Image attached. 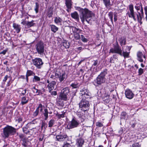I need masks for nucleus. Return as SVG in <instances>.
Masks as SVG:
<instances>
[{
    "label": "nucleus",
    "instance_id": "72a5a7b5",
    "mask_svg": "<svg viewBox=\"0 0 147 147\" xmlns=\"http://www.w3.org/2000/svg\"><path fill=\"white\" fill-rule=\"evenodd\" d=\"M33 72L31 70H28L26 73V77L27 80H28V77L32 75Z\"/></svg>",
    "mask_w": 147,
    "mask_h": 147
},
{
    "label": "nucleus",
    "instance_id": "37998d69",
    "mask_svg": "<svg viewBox=\"0 0 147 147\" xmlns=\"http://www.w3.org/2000/svg\"><path fill=\"white\" fill-rule=\"evenodd\" d=\"M57 117L59 119L64 117V113H62L61 114H59L57 115Z\"/></svg>",
    "mask_w": 147,
    "mask_h": 147
},
{
    "label": "nucleus",
    "instance_id": "c85d7f7f",
    "mask_svg": "<svg viewBox=\"0 0 147 147\" xmlns=\"http://www.w3.org/2000/svg\"><path fill=\"white\" fill-rule=\"evenodd\" d=\"M28 101V99H27L26 97L25 96H23L22 97L21 99V104L22 105H24L27 103Z\"/></svg>",
    "mask_w": 147,
    "mask_h": 147
},
{
    "label": "nucleus",
    "instance_id": "aec40b11",
    "mask_svg": "<svg viewBox=\"0 0 147 147\" xmlns=\"http://www.w3.org/2000/svg\"><path fill=\"white\" fill-rule=\"evenodd\" d=\"M60 100L66 101L67 100V96L61 92L59 96Z\"/></svg>",
    "mask_w": 147,
    "mask_h": 147
},
{
    "label": "nucleus",
    "instance_id": "2f4dec72",
    "mask_svg": "<svg viewBox=\"0 0 147 147\" xmlns=\"http://www.w3.org/2000/svg\"><path fill=\"white\" fill-rule=\"evenodd\" d=\"M23 142L22 145L25 147H26L28 146V144L29 142L27 141V140L26 138H24L22 140Z\"/></svg>",
    "mask_w": 147,
    "mask_h": 147
},
{
    "label": "nucleus",
    "instance_id": "603ef678",
    "mask_svg": "<svg viewBox=\"0 0 147 147\" xmlns=\"http://www.w3.org/2000/svg\"><path fill=\"white\" fill-rule=\"evenodd\" d=\"M63 147H70V145L68 143H65L63 146Z\"/></svg>",
    "mask_w": 147,
    "mask_h": 147
},
{
    "label": "nucleus",
    "instance_id": "f704fd0d",
    "mask_svg": "<svg viewBox=\"0 0 147 147\" xmlns=\"http://www.w3.org/2000/svg\"><path fill=\"white\" fill-rule=\"evenodd\" d=\"M113 13L112 12H109L108 14V16L112 23L113 22Z\"/></svg>",
    "mask_w": 147,
    "mask_h": 147
},
{
    "label": "nucleus",
    "instance_id": "1a4fd4ad",
    "mask_svg": "<svg viewBox=\"0 0 147 147\" xmlns=\"http://www.w3.org/2000/svg\"><path fill=\"white\" fill-rule=\"evenodd\" d=\"M129 9L130 12H128L127 14L129 17L132 18L134 21L136 20V16L134 15V6L132 4H130L129 5Z\"/></svg>",
    "mask_w": 147,
    "mask_h": 147
},
{
    "label": "nucleus",
    "instance_id": "6e6d98bb",
    "mask_svg": "<svg viewBox=\"0 0 147 147\" xmlns=\"http://www.w3.org/2000/svg\"><path fill=\"white\" fill-rule=\"evenodd\" d=\"M114 20L115 22L117 20V15L116 14H114Z\"/></svg>",
    "mask_w": 147,
    "mask_h": 147
},
{
    "label": "nucleus",
    "instance_id": "3c124183",
    "mask_svg": "<svg viewBox=\"0 0 147 147\" xmlns=\"http://www.w3.org/2000/svg\"><path fill=\"white\" fill-rule=\"evenodd\" d=\"M26 89H25L24 90H23L22 91V93L21 94V96L24 95L25 94H26Z\"/></svg>",
    "mask_w": 147,
    "mask_h": 147
},
{
    "label": "nucleus",
    "instance_id": "f03ea898",
    "mask_svg": "<svg viewBox=\"0 0 147 147\" xmlns=\"http://www.w3.org/2000/svg\"><path fill=\"white\" fill-rule=\"evenodd\" d=\"M16 132V129L13 127L7 125L3 129L2 136L5 138H8L10 135H13Z\"/></svg>",
    "mask_w": 147,
    "mask_h": 147
},
{
    "label": "nucleus",
    "instance_id": "412c9836",
    "mask_svg": "<svg viewBox=\"0 0 147 147\" xmlns=\"http://www.w3.org/2000/svg\"><path fill=\"white\" fill-rule=\"evenodd\" d=\"M128 115L126 112H123L121 115V119L127 120L128 118Z\"/></svg>",
    "mask_w": 147,
    "mask_h": 147
},
{
    "label": "nucleus",
    "instance_id": "a18cd8bd",
    "mask_svg": "<svg viewBox=\"0 0 147 147\" xmlns=\"http://www.w3.org/2000/svg\"><path fill=\"white\" fill-rule=\"evenodd\" d=\"M74 31L75 32H78V33H80L82 31L81 30L76 27L74 28Z\"/></svg>",
    "mask_w": 147,
    "mask_h": 147
},
{
    "label": "nucleus",
    "instance_id": "4be33fe9",
    "mask_svg": "<svg viewBox=\"0 0 147 147\" xmlns=\"http://www.w3.org/2000/svg\"><path fill=\"white\" fill-rule=\"evenodd\" d=\"M103 2L107 8H109L111 6L110 0H102Z\"/></svg>",
    "mask_w": 147,
    "mask_h": 147
},
{
    "label": "nucleus",
    "instance_id": "5701e85b",
    "mask_svg": "<svg viewBox=\"0 0 147 147\" xmlns=\"http://www.w3.org/2000/svg\"><path fill=\"white\" fill-rule=\"evenodd\" d=\"M77 114L78 117L82 120V121H84L86 118L84 114L83 113H81L78 112Z\"/></svg>",
    "mask_w": 147,
    "mask_h": 147
},
{
    "label": "nucleus",
    "instance_id": "8fccbe9b",
    "mask_svg": "<svg viewBox=\"0 0 147 147\" xmlns=\"http://www.w3.org/2000/svg\"><path fill=\"white\" fill-rule=\"evenodd\" d=\"M26 20V19L25 20H22V22H21V24L24 25H25V24H26L27 25V22H26V21L25 20Z\"/></svg>",
    "mask_w": 147,
    "mask_h": 147
},
{
    "label": "nucleus",
    "instance_id": "4c0bfd02",
    "mask_svg": "<svg viewBox=\"0 0 147 147\" xmlns=\"http://www.w3.org/2000/svg\"><path fill=\"white\" fill-rule=\"evenodd\" d=\"M63 46L66 49L68 48L69 47V43L67 42H65L63 43Z\"/></svg>",
    "mask_w": 147,
    "mask_h": 147
},
{
    "label": "nucleus",
    "instance_id": "e2e57ef3",
    "mask_svg": "<svg viewBox=\"0 0 147 147\" xmlns=\"http://www.w3.org/2000/svg\"><path fill=\"white\" fill-rule=\"evenodd\" d=\"M126 50L128 51V52H129V51L131 49V47H130L126 46Z\"/></svg>",
    "mask_w": 147,
    "mask_h": 147
},
{
    "label": "nucleus",
    "instance_id": "cd10ccee",
    "mask_svg": "<svg viewBox=\"0 0 147 147\" xmlns=\"http://www.w3.org/2000/svg\"><path fill=\"white\" fill-rule=\"evenodd\" d=\"M138 14H135L134 13L135 16H136V19H137L138 22L140 23H141V21L142 19V16L140 15V13L138 12Z\"/></svg>",
    "mask_w": 147,
    "mask_h": 147
},
{
    "label": "nucleus",
    "instance_id": "774afa93",
    "mask_svg": "<svg viewBox=\"0 0 147 147\" xmlns=\"http://www.w3.org/2000/svg\"><path fill=\"white\" fill-rule=\"evenodd\" d=\"M135 124H134V123H133V124L132 125H131V127H133V128H134L135 127Z\"/></svg>",
    "mask_w": 147,
    "mask_h": 147
},
{
    "label": "nucleus",
    "instance_id": "338daca9",
    "mask_svg": "<svg viewBox=\"0 0 147 147\" xmlns=\"http://www.w3.org/2000/svg\"><path fill=\"white\" fill-rule=\"evenodd\" d=\"M83 60H81L79 63H78V65H80V64H81V63L83 61Z\"/></svg>",
    "mask_w": 147,
    "mask_h": 147
},
{
    "label": "nucleus",
    "instance_id": "2eb2a0df",
    "mask_svg": "<svg viewBox=\"0 0 147 147\" xmlns=\"http://www.w3.org/2000/svg\"><path fill=\"white\" fill-rule=\"evenodd\" d=\"M55 84L56 83L55 82L52 81L48 85L49 91L50 92H51V90H53L54 89V86Z\"/></svg>",
    "mask_w": 147,
    "mask_h": 147
},
{
    "label": "nucleus",
    "instance_id": "9b49d317",
    "mask_svg": "<svg viewBox=\"0 0 147 147\" xmlns=\"http://www.w3.org/2000/svg\"><path fill=\"white\" fill-rule=\"evenodd\" d=\"M33 64L38 68H40V66L43 64L42 59L40 58H36L32 60Z\"/></svg>",
    "mask_w": 147,
    "mask_h": 147
},
{
    "label": "nucleus",
    "instance_id": "7ed1b4c3",
    "mask_svg": "<svg viewBox=\"0 0 147 147\" xmlns=\"http://www.w3.org/2000/svg\"><path fill=\"white\" fill-rule=\"evenodd\" d=\"M107 74V70L105 69L97 76L95 82L98 85H100L105 83L106 81V79L105 76Z\"/></svg>",
    "mask_w": 147,
    "mask_h": 147
},
{
    "label": "nucleus",
    "instance_id": "a211bd4d",
    "mask_svg": "<svg viewBox=\"0 0 147 147\" xmlns=\"http://www.w3.org/2000/svg\"><path fill=\"white\" fill-rule=\"evenodd\" d=\"M84 142V140L81 138H80L77 140L76 144L79 146L81 147L83 144Z\"/></svg>",
    "mask_w": 147,
    "mask_h": 147
},
{
    "label": "nucleus",
    "instance_id": "4468645a",
    "mask_svg": "<svg viewBox=\"0 0 147 147\" xmlns=\"http://www.w3.org/2000/svg\"><path fill=\"white\" fill-rule=\"evenodd\" d=\"M67 138V136L66 134H60L57 136L56 138L57 140L59 141H63L65 140Z\"/></svg>",
    "mask_w": 147,
    "mask_h": 147
},
{
    "label": "nucleus",
    "instance_id": "f8f14e48",
    "mask_svg": "<svg viewBox=\"0 0 147 147\" xmlns=\"http://www.w3.org/2000/svg\"><path fill=\"white\" fill-rule=\"evenodd\" d=\"M125 94L126 97L129 99H132L134 96V94L132 91L129 89L126 90L125 92Z\"/></svg>",
    "mask_w": 147,
    "mask_h": 147
},
{
    "label": "nucleus",
    "instance_id": "39448f33",
    "mask_svg": "<svg viewBox=\"0 0 147 147\" xmlns=\"http://www.w3.org/2000/svg\"><path fill=\"white\" fill-rule=\"evenodd\" d=\"M61 71H57L55 75L56 76L59 78L60 82L65 80L67 78V76L64 72H61Z\"/></svg>",
    "mask_w": 147,
    "mask_h": 147
},
{
    "label": "nucleus",
    "instance_id": "f3484780",
    "mask_svg": "<svg viewBox=\"0 0 147 147\" xmlns=\"http://www.w3.org/2000/svg\"><path fill=\"white\" fill-rule=\"evenodd\" d=\"M71 17L76 21H78L79 20V15L75 11L71 14Z\"/></svg>",
    "mask_w": 147,
    "mask_h": 147
},
{
    "label": "nucleus",
    "instance_id": "9d476101",
    "mask_svg": "<svg viewBox=\"0 0 147 147\" xmlns=\"http://www.w3.org/2000/svg\"><path fill=\"white\" fill-rule=\"evenodd\" d=\"M36 49L39 54H41L44 51L43 44L42 42H40L36 45Z\"/></svg>",
    "mask_w": 147,
    "mask_h": 147
},
{
    "label": "nucleus",
    "instance_id": "13d9d810",
    "mask_svg": "<svg viewBox=\"0 0 147 147\" xmlns=\"http://www.w3.org/2000/svg\"><path fill=\"white\" fill-rule=\"evenodd\" d=\"M42 105L41 104H40L38 107L37 108H38V110H39V109L40 108V111H42Z\"/></svg>",
    "mask_w": 147,
    "mask_h": 147
},
{
    "label": "nucleus",
    "instance_id": "58836bf2",
    "mask_svg": "<svg viewBox=\"0 0 147 147\" xmlns=\"http://www.w3.org/2000/svg\"><path fill=\"white\" fill-rule=\"evenodd\" d=\"M144 73V70L143 69L140 68L138 71V75L141 76Z\"/></svg>",
    "mask_w": 147,
    "mask_h": 147
},
{
    "label": "nucleus",
    "instance_id": "473e14b6",
    "mask_svg": "<svg viewBox=\"0 0 147 147\" xmlns=\"http://www.w3.org/2000/svg\"><path fill=\"white\" fill-rule=\"evenodd\" d=\"M74 37L76 40H79L80 38V34L78 32H74Z\"/></svg>",
    "mask_w": 147,
    "mask_h": 147
},
{
    "label": "nucleus",
    "instance_id": "e433bc0d",
    "mask_svg": "<svg viewBox=\"0 0 147 147\" xmlns=\"http://www.w3.org/2000/svg\"><path fill=\"white\" fill-rule=\"evenodd\" d=\"M141 7H142L141 3H140V4H137L135 6V8L137 10H140V8H141Z\"/></svg>",
    "mask_w": 147,
    "mask_h": 147
},
{
    "label": "nucleus",
    "instance_id": "c9c22d12",
    "mask_svg": "<svg viewBox=\"0 0 147 147\" xmlns=\"http://www.w3.org/2000/svg\"><path fill=\"white\" fill-rule=\"evenodd\" d=\"M40 80V78L37 76H34L33 78V81L34 82H38Z\"/></svg>",
    "mask_w": 147,
    "mask_h": 147
},
{
    "label": "nucleus",
    "instance_id": "0e129e2a",
    "mask_svg": "<svg viewBox=\"0 0 147 147\" xmlns=\"http://www.w3.org/2000/svg\"><path fill=\"white\" fill-rule=\"evenodd\" d=\"M98 63V61H94V63H93V65L94 66H96V65Z\"/></svg>",
    "mask_w": 147,
    "mask_h": 147
},
{
    "label": "nucleus",
    "instance_id": "864d4df0",
    "mask_svg": "<svg viewBox=\"0 0 147 147\" xmlns=\"http://www.w3.org/2000/svg\"><path fill=\"white\" fill-rule=\"evenodd\" d=\"M8 78V75H6L5 76V77L4 78V79L3 80V82H5L7 80Z\"/></svg>",
    "mask_w": 147,
    "mask_h": 147
},
{
    "label": "nucleus",
    "instance_id": "bb28decb",
    "mask_svg": "<svg viewBox=\"0 0 147 147\" xmlns=\"http://www.w3.org/2000/svg\"><path fill=\"white\" fill-rule=\"evenodd\" d=\"M69 92V89L68 87H66L63 89L61 92L67 96Z\"/></svg>",
    "mask_w": 147,
    "mask_h": 147
},
{
    "label": "nucleus",
    "instance_id": "7c9ffc66",
    "mask_svg": "<svg viewBox=\"0 0 147 147\" xmlns=\"http://www.w3.org/2000/svg\"><path fill=\"white\" fill-rule=\"evenodd\" d=\"M36 22V21L34 20H32L31 22H28L27 23V25L29 27H30L35 24Z\"/></svg>",
    "mask_w": 147,
    "mask_h": 147
},
{
    "label": "nucleus",
    "instance_id": "09e8293b",
    "mask_svg": "<svg viewBox=\"0 0 147 147\" xmlns=\"http://www.w3.org/2000/svg\"><path fill=\"white\" fill-rule=\"evenodd\" d=\"M96 125L97 127H100L102 126L103 125L100 122H97L96 123Z\"/></svg>",
    "mask_w": 147,
    "mask_h": 147
},
{
    "label": "nucleus",
    "instance_id": "f257e3e1",
    "mask_svg": "<svg viewBox=\"0 0 147 147\" xmlns=\"http://www.w3.org/2000/svg\"><path fill=\"white\" fill-rule=\"evenodd\" d=\"M76 9L80 13V17L82 23L86 20L89 23L91 18L94 14L91 11L86 8L83 9L79 7H77Z\"/></svg>",
    "mask_w": 147,
    "mask_h": 147
},
{
    "label": "nucleus",
    "instance_id": "bf43d9fd",
    "mask_svg": "<svg viewBox=\"0 0 147 147\" xmlns=\"http://www.w3.org/2000/svg\"><path fill=\"white\" fill-rule=\"evenodd\" d=\"M144 9L145 11V13L146 15H147V6L144 7Z\"/></svg>",
    "mask_w": 147,
    "mask_h": 147
},
{
    "label": "nucleus",
    "instance_id": "423d86ee",
    "mask_svg": "<svg viewBox=\"0 0 147 147\" xmlns=\"http://www.w3.org/2000/svg\"><path fill=\"white\" fill-rule=\"evenodd\" d=\"M80 94L82 96V98L83 99L90 98V93L88 90L85 88H83L80 90Z\"/></svg>",
    "mask_w": 147,
    "mask_h": 147
},
{
    "label": "nucleus",
    "instance_id": "20e7f679",
    "mask_svg": "<svg viewBox=\"0 0 147 147\" xmlns=\"http://www.w3.org/2000/svg\"><path fill=\"white\" fill-rule=\"evenodd\" d=\"M80 108L81 110L84 112L88 110L90 105L89 102L85 100V99H83L81 101L79 104Z\"/></svg>",
    "mask_w": 147,
    "mask_h": 147
},
{
    "label": "nucleus",
    "instance_id": "a19ab883",
    "mask_svg": "<svg viewBox=\"0 0 147 147\" xmlns=\"http://www.w3.org/2000/svg\"><path fill=\"white\" fill-rule=\"evenodd\" d=\"M39 7V6L38 4L37 3H36V7L34 9V10H35L36 13H37L38 12Z\"/></svg>",
    "mask_w": 147,
    "mask_h": 147
},
{
    "label": "nucleus",
    "instance_id": "dca6fc26",
    "mask_svg": "<svg viewBox=\"0 0 147 147\" xmlns=\"http://www.w3.org/2000/svg\"><path fill=\"white\" fill-rule=\"evenodd\" d=\"M13 26L16 32L18 33L20 32L21 28L20 25L14 23L13 24Z\"/></svg>",
    "mask_w": 147,
    "mask_h": 147
},
{
    "label": "nucleus",
    "instance_id": "052dcab7",
    "mask_svg": "<svg viewBox=\"0 0 147 147\" xmlns=\"http://www.w3.org/2000/svg\"><path fill=\"white\" fill-rule=\"evenodd\" d=\"M140 11L142 15V16H143L144 14V13L143 12V9L142 7H141Z\"/></svg>",
    "mask_w": 147,
    "mask_h": 147
},
{
    "label": "nucleus",
    "instance_id": "49530a36",
    "mask_svg": "<svg viewBox=\"0 0 147 147\" xmlns=\"http://www.w3.org/2000/svg\"><path fill=\"white\" fill-rule=\"evenodd\" d=\"M54 122V121L53 120H51L49 122V127H51L53 125Z\"/></svg>",
    "mask_w": 147,
    "mask_h": 147
},
{
    "label": "nucleus",
    "instance_id": "ddd939ff",
    "mask_svg": "<svg viewBox=\"0 0 147 147\" xmlns=\"http://www.w3.org/2000/svg\"><path fill=\"white\" fill-rule=\"evenodd\" d=\"M137 57L138 60L140 62L143 61V58L145 59L146 56L144 53H142L140 51H138L137 53Z\"/></svg>",
    "mask_w": 147,
    "mask_h": 147
},
{
    "label": "nucleus",
    "instance_id": "680f3d73",
    "mask_svg": "<svg viewBox=\"0 0 147 147\" xmlns=\"http://www.w3.org/2000/svg\"><path fill=\"white\" fill-rule=\"evenodd\" d=\"M7 52V51L5 50H3L2 52L0 53V54H3V55H5Z\"/></svg>",
    "mask_w": 147,
    "mask_h": 147
},
{
    "label": "nucleus",
    "instance_id": "5fc2aeb1",
    "mask_svg": "<svg viewBox=\"0 0 147 147\" xmlns=\"http://www.w3.org/2000/svg\"><path fill=\"white\" fill-rule=\"evenodd\" d=\"M51 94L52 95H56L57 94V93L55 91H53L52 92H51Z\"/></svg>",
    "mask_w": 147,
    "mask_h": 147
},
{
    "label": "nucleus",
    "instance_id": "6ab92c4d",
    "mask_svg": "<svg viewBox=\"0 0 147 147\" xmlns=\"http://www.w3.org/2000/svg\"><path fill=\"white\" fill-rule=\"evenodd\" d=\"M65 4L67 9V11H69V9L71 8L72 5L71 0H65Z\"/></svg>",
    "mask_w": 147,
    "mask_h": 147
},
{
    "label": "nucleus",
    "instance_id": "6e6552de",
    "mask_svg": "<svg viewBox=\"0 0 147 147\" xmlns=\"http://www.w3.org/2000/svg\"><path fill=\"white\" fill-rule=\"evenodd\" d=\"M79 122L73 119L69 122L67 125V129H71L77 127L79 125Z\"/></svg>",
    "mask_w": 147,
    "mask_h": 147
},
{
    "label": "nucleus",
    "instance_id": "de8ad7c7",
    "mask_svg": "<svg viewBox=\"0 0 147 147\" xmlns=\"http://www.w3.org/2000/svg\"><path fill=\"white\" fill-rule=\"evenodd\" d=\"M38 108H37L36 111L34 112L33 115L34 116H36L38 113Z\"/></svg>",
    "mask_w": 147,
    "mask_h": 147
},
{
    "label": "nucleus",
    "instance_id": "4d7b16f0",
    "mask_svg": "<svg viewBox=\"0 0 147 147\" xmlns=\"http://www.w3.org/2000/svg\"><path fill=\"white\" fill-rule=\"evenodd\" d=\"M114 58L113 57H112L110 58V62L111 63H114Z\"/></svg>",
    "mask_w": 147,
    "mask_h": 147
},
{
    "label": "nucleus",
    "instance_id": "c756f323",
    "mask_svg": "<svg viewBox=\"0 0 147 147\" xmlns=\"http://www.w3.org/2000/svg\"><path fill=\"white\" fill-rule=\"evenodd\" d=\"M50 26L51 31L54 32H55L58 30V28L54 25H51Z\"/></svg>",
    "mask_w": 147,
    "mask_h": 147
},
{
    "label": "nucleus",
    "instance_id": "79ce46f5",
    "mask_svg": "<svg viewBox=\"0 0 147 147\" xmlns=\"http://www.w3.org/2000/svg\"><path fill=\"white\" fill-rule=\"evenodd\" d=\"M81 40L83 42H87L88 41V40L86 38H85L84 36L82 35H81Z\"/></svg>",
    "mask_w": 147,
    "mask_h": 147
},
{
    "label": "nucleus",
    "instance_id": "a878e982",
    "mask_svg": "<svg viewBox=\"0 0 147 147\" xmlns=\"http://www.w3.org/2000/svg\"><path fill=\"white\" fill-rule=\"evenodd\" d=\"M121 46L124 45L126 44V40L124 37H121L118 40Z\"/></svg>",
    "mask_w": 147,
    "mask_h": 147
},
{
    "label": "nucleus",
    "instance_id": "0eeeda50",
    "mask_svg": "<svg viewBox=\"0 0 147 147\" xmlns=\"http://www.w3.org/2000/svg\"><path fill=\"white\" fill-rule=\"evenodd\" d=\"M122 51L117 43L116 45L114 46L113 48H111L110 50V53H117L121 56H122Z\"/></svg>",
    "mask_w": 147,
    "mask_h": 147
},
{
    "label": "nucleus",
    "instance_id": "c03bdc74",
    "mask_svg": "<svg viewBox=\"0 0 147 147\" xmlns=\"http://www.w3.org/2000/svg\"><path fill=\"white\" fill-rule=\"evenodd\" d=\"M131 147H141V146L138 143H136L132 144Z\"/></svg>",
    "mask_w": 147,
    "mask_h": 147
},
{
    "label": "nucleus",
    "instance_id": "b1692460",
    "mask_svg": "<svg viewBox=\"0 0 147 147\" xmlns=\"http://www.w3.org/2000/svg\"><path fill=\"white\" fill-rule=\"evenodd\" d=\"M62 19L59 17H56L54 20L55 22L57 24L59 25L61 24L62 22Z\"/></svg>",
    "mask_w": 147,
    "mask_h": 147
},
{
    "label": "nucleus",
    "instance_id": "393cba45",
    "mask_svg": "<svg viewBox=\"0 0 147 147\" xmlns=\"http://www.w3.org/2000/svg\"><path fill=\"white\" fill-rule=\"evenodd\" d=\"M123 53H122V55L125 58H127L129 57V52H127V51L125 50V51L123 50V47H122Z\"/></svg>",
    "mask_w": 147,
    "mask_h": 147
},
{
    "label": "nucleus",
    "instance_id": "69168bd1",
    "mask_svg": "<svg viewBox=\"0 0 147 147\" xmlns=\"http://www.w3.org/2000/svg\"><path fill=\"white\" fill-rule=\"evenodd\" d=\"M19 137L20 138L22 139V140L24 138L23 136L22 135H19Z\"/></svg>",
    "mask_w": 147,
    "mask_h": 147
},
{
    "label": "nucleus",
    "instance_id": "ea45409f",
    "mask_svg": "<svg viewBox=\"0 0 147 147\" xmlns=\"http://www.w3.org/2000/svg\"><path fill=\"white\" fill-rule=\"evenodd\" d=\"M71 86H72L74 88H78L79 86V85L78 83L76 84H72L71 85Z\"/></svg>",
    "mask_w": 147,
    "mask_h": 147
}]
</instances>
